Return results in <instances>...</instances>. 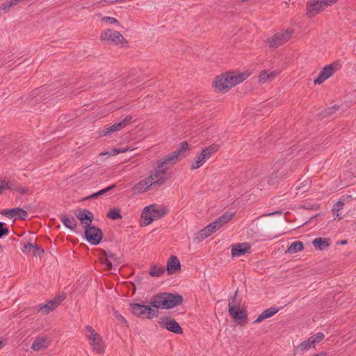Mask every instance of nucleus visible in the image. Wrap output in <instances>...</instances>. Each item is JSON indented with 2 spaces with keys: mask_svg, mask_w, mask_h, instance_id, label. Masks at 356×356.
<instances>
[{
  "mask_svg": "<svg viewBox=\"0 0 356 356\" xmlns=\"http://www.w3.org/2000/svg\"><path fill=\"white\" fill-rule=\"evenodd\" d=\"M166 213L167 210L165 207L162 205L152 204L146 206L141 213V225L147 226L154 220H156L164 216Z\"/></svg>",
  "mask_w": 356,
  "mask_h": 356,
  "instance_id": "f257e3e1",
  "label": "nucleus"
},
{
  "mask_svg": "<svg viewBox=\"0 0 356 356\" xmlns=\"http://www.w3.org/2000/svg\"><path fill=\"white\" fill-rule=\"evenodd\" d=\"M182 302V297L179 295L172 293H162L154 296L150 301L153 307L170 309Z\"/></svg>",
  "mask_w": 356,
  "mask_h": 356,
  "instance_id": "f03ea898",
  "label": "nucleus"
},
{
  "mask_svg": "<svg viewBox=\"0 0 356 356\" xmlns=\"http://www.w3.org/2000/svg\"><path fill=\"white\" fill-rule=\"evenodd\" d=\"M219 149L218 144H213L206 147L196 155L191 165V170H196L203 165L206 161L211 157Z\"/></svg>",
  "mask_w": 356,
  "mask_h": 356,
  "instance_id": "7ed1b4c3",
  "label": "nucleus"
},
{
  "mask_svg": "<svg viewBox=\"0 0 356 356\" xmlns=\"http://www.w3.org/2000/svg\"><path fill=\"white\" fill-rule=\"evenodd\" d=\"M228 307L229 313L235 322L241 324L245 321L247 318L246 312L244 308L241 306L236 296L229 300Z\"/></svg>",
  "mask_w": 356,
  "mask_h": 356,
  "instance_id": "20e7f679",
  "label": "nucleus"
},
{
  "mask_svg": "<svg viewBox=\"0 0 356 356\" xmlns=\"http://www.w3.org/2000/svg\"><path fill=\"white\" fill-rule=\"evenodd\" d=\"M86 337L92 350L97 353H104L105 346L102 337L90 325L86 326Z\"/></svg>",
  "mask_w": 356,
  "mask_h": 356,
  "instance_id": "39448f33",
  "label": "nucleus"
},
{
  "mask_svg": "<svg viewBox=\"0 0 356 356\" xmlns=\"http://www.w3.org/2000/svg\"><path fill=\"white\" fill-rule=\"evenodd\" d=\"M337 0H309L307 9V15L310 17L316 16L325 8L335 3Z\"/></svg>",
  "mask_w": 356,
  "mask_h": 356,
  "instance_id": "423d86ee",
  "label": "nucleus"
},
{
  "mask_svg": "<svg viewBox=\"0 0 356 356\" xmlns=\"http://www.w3.org/2000/svg\"><path fill=\"white\" fill-rule=\"evenodd\" d=\"M130 310L136 316L146 318H152L158 316V311L148 305L138 303L130 304Z\"/></svg>",
  "mask_w": 356,
  "mask_h": 356,
  "instance_id": "0eeeda50",
  "label": "nucleus"
},
{
  "mask_svg": "<svg viewBox=\"0 0 356 356\" xmlns=\"http://www.w3.org/2000/svg\"><path fill=\"white\" fill-rule=\"evenodd\" d=\"M132 118L133 117L131 115H127L122 119L120 122H116L111 126L105 127L103 129L99 131V136L100 137H104L111 135L115 131L121 130L131 123Z\"/></svg>",
  "mask_w": 356,
  "mask_h": 356,
  "instance_id": "6e6552de",
  "label": "nucleus"
},
{
  "mask_svg": "<svg viewBox=\"0 0 356 356\" xmlns=\"http://www.w3.org/2000/svg\"><path fill=\"white\" fill-rule=\"evenodd\" d=\"M341 67L339 62H334L332 64L327 65L323 67L320 72L318 77L314 80L315 84H321L325 80L328 79L332 76L336 72H337Z\"/></svg>",
  "mask_w": 356,
  "mask_h": 356,
  "instance_id": "1a4fd4ad",
  "label": "nucleus"
},
{
  "mask_svg": "<svg viewBox=\"0 0 356 356\" xmlns=\"http://www.w3.org/2000/svg\"><path fill=\"white\" fill-rule=\"evenodd\" d=\"M213 86L216 90L223 92L233 88L228 72L216 76L213 81Z\"/></svg>",
  "mask_w": 356,
  "mask_h": 356,
  "instance_id": "9d476101",
  "label": "nucleus"
},
{
  "mask_svg": "<svg viewBox=\"0 0 356 356\" xmlns=\"http://www.w3.org/2000/svg\"><path fill=\"white\" fill-rule=\"evenodd\" d=\"M100 40L102 41L111 42L115 44H121L126 42L125 39L120 32L111 29L102 32Z\"/></svg>",
  "mask_w": 356,
  "mask_h": 356,
  "instance_id": "9b49d317",
  "label": "nucleus"
},
{
  "mask_svg": "<svg viewBox=\"0 0 356 356\" xmlns=\"http://www.w3.org/2000/svg\"><path fill=\"white\" fill-rule=\"evenodd\" d=\"M293 31L287 29L284 32H280L268 40L270 47H277L278 46L287 42L293 35Z\"/></svg>",
  "mask_w": 356,
  "mask_h": 356,
  "instance_id": "f8f14e48",
  "label": "nucleus"
},
{
  "mask_svg": "<svg viewBox=\"0 0 356 356\" xmlns=\"http://www.w3.org/2000/svg\"><path fill=\"white\" fill-rule=\"evenodd\" d=\"M85 235L87 241L92 245L99 244L102 238V231L94 226L86 227Z\"/></svg>",
  "mask_w": 356,
  "mask_h": 356,
  "instance_id": "ddd939ff",
  "label": "nucleus"
},
{
  "mask_svg": "<svg viewBox=\"0 0 356 356\" xmlns=\"http://www.w3.org/2000/svg\"><path fill=\"white\" fill-rule=\"evenodd\" d=\"M99 259L106 270H111L113 266H117L120 263V258L113 253L104 252Z\"/></svg>",
  "mask_w": 356,
  "mask_h": 356,
  "instance_id": "4468645a",
  "label": "nucleus"
},
{
  "mask_svg": "<svg viewBox=\"0 0 356 356\" xmlns=\"http://www.w3.org/2000/svg\"><path fill=\"white\" fill-rule=\"evenodd\" d=\"M228 74L232 86L234 87L246 80L251 75V72L250 70L231 71L228 72Z\"/></svg>",
  "mask_w": 356,
  "mask_h": 356,
  "instance_id": "2eb2a0df",
  "label": "nucleus"
},
{
  "mask_svg": "<svg viewBox=\"0 0 356 356\" xmlns=\"http://www.w3.org/2000/svg\"><path fill=\"white\" fill-rule=\"evenodd\" d=\"M153 182L154 186L156 185H161L165 182L168 179V177L166 176V170L163 168V167H160V163H158L157 169L154 172V173L148 176Z\"/></svg>",
  "mask_w": 356,
  "mask_h": 356,
  "instance_id": "dca6fc26",
  "label": "nucleus"
},
{
  "mask_svg": "<svg viewBox=\"0 0 356 356\" xmlns=\"http://www.w3.org/2000/svg\"><path fill=\"white\" fill-rule=\"evenodd\" d=\"M159 324L161 327L167 329L168 330L179 334L181 333L182 330L179 325L177 321L170 317H165L160 320Z\"/></svg>",
  "mask_w": 356,
  "mask_h": 356,
  "instance_id": "f3484780",
  "label": "nucleus"
},
{
  "mask_svg": "<svg viewBox=\"0 0 356 356\" xmlns=\"http://www.w3.org/2000/svg\"><path fill=\"white\" fill-rule=\"evenodd\" d=\"M63 299V298L59 296L48 301L47 303L40 305L38 306V312L42 314H48L60 305Z\"/></svg>",
  "mask_w": 356,
  "mask_h": 356,
  "instance_id": "a211bd4d",
  "label": "nucleus"
},
{
  "mask_svg": "<svg viewBox=\"0 0 356 356\" xmlns=\"http://www.w3.org/2000/svg\"><path fill=\"white\" fill-rule=\"evenodd\" d=\"M154 186L152 180L149 177L141 180L137 183L131 189L134 194H140L148 191L151 186Z\"/></svg>",
  "mask_w": 356,
  "mask_h": 356,
  "instance_id": "6ab92c4d",
  "label": "nucleus"
},
{
  "mask_svg": "<svg viewBox=\"0 0 356 356\" xmlns=\"http://www.w3.org/2000/svg\"><path fill=\"white\" fill-rule=\"evenodd\" d=\"M250 249V244L247 243H236L232 245V256L239 257L248 252Z\"/></svg>",
  "mask_w": 356,
  "mask_h": 356,
  "instance_id": "aec40b11",
  "label": "nucleus"
},
{
  "mask_svg": "<svg viewBox=\"0 0 356 356\" xmlns=\"http://www.w3.org/2000/svg\"><path fill=\"white\" fill-rule=\"evenodd\" d=\"M279 74L278 71L262 70L259 76L258 81L259 83H264L272 81Z\"/></svg>",
  "mask_w": 356,
  "mask_h": 356,
  "instance_id": "412c9836",
  "label": "nucleus"
},
{
  "mask_svg": "<svg viewBox=\"0 0 356 356\" xmlns=\"http://www.w3.org/2000/svg\"><path fill=\"white\" fill-rule=\"evenodd\" d=\"M50 342L51 340L48 337L36 338L31 346V348L34 351L44 350L50 345Z\"/></svg>",
  "mask_w": 356,
  "mask_h": 356,
  "instance_id": "4be33fe9",
  "label": "nucleus"
},
{
  "mask_svg": "<svg viewBox=\"0 0 356 356\" xmlns=\"http://www.w3.org/2000/svg\"><path fill=\"white\" fill-rule=\"evenodd\" d=\"M76 216L86 228L89 227L93 218V214L88 210L80 211Z\"/></svg>",
  "mask_w": 356,
  "mask_h": 356,
  "instance_id": "5701e85b",
  "label": "nucleus"
},
{
  "mask_svg": "<svg viewBox=\"0 0 356 356\" xmlns=\"http://www.w3.org/2000/svg\"><path fill=\"white\" fill-rule=\"evenodd\" d=\"M3 215L9 217V218H19L21 219H25L28 213L26 211L19 209V208H15L10 210H5L2 213Z\"/></svg>",
  "mask_w": 356,
  "mask_h": 356,
  "instance_id": "b1692460",
  "label": "nucleus"
},
{
  "mask_svg": "<svg viewBox=\"0 0 356 356\" xmlns=\"http://www.w3.org/2000/svg\"><path fill=\"white\" fill-rule=\"evenodd\" d=\"M219 228L215 223V222H213L210 223L209 225H207L206 227L202 229L199 232V238L200 239H204L211 235L213 233L216 232L217 230H218Z\"/></svg>",
  "mask_w": 356,
  "mask_h": 356,
  "instance_id": "393cba45",
  "label": "nucleus"
},
{
  "mask_svg": "<svg viewBox=\"0 0 356 356\" xmlns=\"http://www.w3.org/2000/svg\"><path fill=\"white\" fill-rule=\"evenodd\" d=\"M180 268V263L179 259L175 257L171 256L168 260L167 264V271L169 274L174 273L177 270Z\"/></svg>",
  "mask_w": 356,
  "mask_h": 356,
  "instance_id": "a878e982",
  "label": "nucleus"
},
{
  "mask_svg": "<svg viewBox=\"0 0 356 356\" xmlns=\"http://www.w3.org/2000/svg\"><path fill=\"white\" fill-rule=\"evenodd\" d=\"M278 312V309L276 308H270L264 310L254 321V323H259L266 318H270L275 314Z\"/></svg>",
  "mask_w": 356,
  "mask_h": 356,
  "instance_id": "bb28decb",
  "label": "nucleus"
},
{
  "mask_svg": "<svg viewBox=\"0 0 356 356\" xmlns=\"http://www.w3.org/2000/svg\"><path fill=\"white\" fill-rule=\"evenodd\" d=\"M179 158L175 154V152H172L163 159L160 160L158 163H160V167H163L165 165L175 163Z\"/></svg>",
  "mask_w": 356,
  "mask_h": 356,
  "instance_id": "cd10ccee",
  "label": "nucleus"
},
{
  "mask_svg": "<svg viewBox=\"0 0 356 356\" xmlns=\"http://www.w3.org/2000/svg\"><path fill=\"white\" fill-rule=\"evenodd\" d=\"M234 216V214L230 212L225 213L222 216L219 217L216 220H215V223L220 229L222 225L228 222Z\"/></svg>",
  "mask_w": 356,
  "mask_h": 356,
  "instance_id": "c85d7f7f",
  "label": "nucleus"
},
{
  "mask_svg": "<svg viewBox=\"0 0 356 356\" xmlns=\"http://www.w3.org/2000/svg\"><path fill=\"white\" fill-rule=\"evenodd\" d=\"M312 244L315 248L321 250L330 246L329 240L323 238H315L312 241Z\"/></svg>",
  "mask_w": 356,
  "mask_h": 356,
  "instance_id": "c756f323",
  "label": "nucleus"
},
{
  "mask_svg": "<svg viewBox=\"0 0 356 356\" xmlns=\"http://www.w3.org/2000/svg\"><path fill=\"white\" fill-rule=\"evenodd\" d=\"M61 221L65 227L71 230H74L76 226V222L74 217L63 216L61 217Z\"/></svg>",
  "mask_w": 356,
  "mask_h": 356,
  "instance_id": "7c9ffc66",
  "label": "nucleus"
},
{
  "mask_svg": "<svg viewBox=\"0 0 356 356\" xmlns=\"http://www.w3.org/2000/svg\"><path fill=\"white\" fill-rule=\"evenodd\" d=\"M304 245L301 241H296L292 243L288 248L286 252L293 254L303 250Z\"/></svg>",
  "mask_w": 356,
  "mask_h": 356,
  "instance_id": "2f4dec72",
  "label": "nucleus"
},
{
  "mask_svg": "<svg viewBox=\"0 0 356 356\" xmlns=\"http://www.w3.org/2000/svg\"><path fill=\"white\" fill-rule=\"evenodd\" d=\"M188 148V143L181 142L177 147V150L175 152L179 158L186 156V152Z\"/></svg>",
  "mask_w": 356,
  "mask_h": 356,
  "instance_id": "473e14b6",
  "label": "nucleus"
},
{
  "mask_svg": "<svg viewBox=\"0 0 356 356\" xmlns=\"http://www.w3.org/2000/svg\"><path fill=\"white\" fill-rule=\"evenodd\" d=\"M4 189L13 190L14 189V186L9 179L0 178V194Z\"/></svg>",
  "mask_w": 356,
  "mask_h": 356,
  "instance_id": "72a5a7b5",
  "label": "nucleus"
},
{
  "mask_svg": "<svg viewBox=\"0 0 356 356\" xmlns=\"http://www.w3.org/2000/svg\"><path fill=\"white\" fill-rule=\"evenodd\" d=\"M164 273V268L161 266H152L149 270V275L152 277H160Z\"/></svg>",
  "mask_w": 356,
  "mask_h": 356,
  "instance_id": "f704fd0d",
  "label": "nucleus"
},
{
  "mask_svg": "<svg viewBox=\"0 0 356 356\" xmlns=\"http://www.w3.org/2000/svg\"><path fill=\"white\" fill-rule=\"evenodd\" d=\"M108 217L112 220H118L121 219L122 216L120 214V211L118 209H113L109 211L108 213Z\"/></svg>",
  "mask_w": 356,
  "mask_h": 356,
  "instance_id": "c9c22d12",
  "label": "nucleus"
},
{
  "mask_svg": "<svg viewBox=\"0 0 356 356\" xmlns=\"http://www.w3.org/2000/svg\"><path fill=\"white\" fill-rule=\"evenodd\" d=\"M325 336L323 333H317L310 338H309V342L311 343L315 344L319 343L324 339Z\"/></svg>",
  "mask_w": 356,
  "mask_h": 356,
  "instance_id": "e433bc0d",
  "label": "nucleus"
},
{
  "mask_svg": "<svg viewBox=\"0 0 356 356\" xmlns=\"http://www.w3.org/2000/svg\"><path fill=\"white\" fill-rule=\"evenodd\" d=\"M115 187V185L113 184V185H111L106 188H104L99 191H98L97 193H95L94 194H92L90 197L92 198H95V197H97L98 196L101 195H103L104 193H106L107 191H109L110 190L114 188Z\"/></svg>",
  "mask_w": 356,
  "mask_h": 356,
  "instance_id": "4c0bfd02",
  "label": "nucleus"
},
{
  "mask_svg": "<svg viewBox=\"0 0 356 356\" xmlns=\"http://www.w3.org/2000/svg\"><path fill=\"white\" fill-rule=\"evenodd\" d=\"M22 250L24 253L31 254L32 250H35V245L31 243H28L23 246Z\"/></svg>",
  "mask_w": 356,
  "mask_h": 356,
  "instance_id": "58836bf2",
  "label": "nucleus"
},
{
  "mask_svg": "<svg viewBox=\"0 0 356 356\" xmlns=\"http://www.w3.org/2000/svg\"><path fill=\"white\" fill-rule=\"evenodd\" d=\"M102 21L108 24H119L117 19L111 17H104L102 18Z\"/></svg>",
  "mask_w": 356,
  "mask_h": 356,
  "instance_id": "ea45409f",
  "label": "nucleus"
},
{
  "mask_svg": "<svg viewBox=\"0 0 356 356\" xmlns=\"http://www.w3.org/2000/svg\"><path fill=\"white\" fill-rule=\"evenodd\" d=\"M314 345L313 343H311L310 342H309V339L305 341H303L300 346H299V348L301 350H308L311 348V346Z\"/></svg>",
  "mask_w": 356,
  "mask_h": 356,
  "instance_id": "a19ab883",
  "label": "nucleus"
},
{
  "mask_svg": "<svg viewBox=\"0 0 356 356\" xmlns=\"http://www.w3.org/2000/svg\"><path fill=\"white\" fill-rule=\"evenodd\" d=\"M4 223L0 222V238L8 233V229L4 227Z\"/></svg>",
  "mask_w": 356,
  "mask_h": 356,
  "instance_id": "79ce46f5",
  "label": "nucleus"
},
{
  "mask_svg": "<svg viewBox=\"0 0 356 356\" xmlns=\"http://www.w3.org/2000/svg\"><path fill=\"white\" fill-rule=\"evenodd\" d=\"M43 252H44V250H43L42 248H40V247H38V246L35 245V250H32V253L31 254L35 255V256H40Z\"/></svg>",
  "mask_w": 356,
  "mask_h": 356,
  "instance_id": "37998d69",
  "label": "nucleus"
},
{
  "mask_svg": "<svg viewBox=\"0 0 356 356\" xmlns=\"http://www.w3.org/2000/svg\"><path fill=\"white\" fill-rule=\"evenodd\" d=\"M113 315L121 323L126 322V320L124 319V318L120 314H119L118 312L114 311Z\"/></svg>",
  "mask_w": 356,
  "mask_h": 356,
  "instance_id": "c03bdc74",
  "label": "nucleus"
},
{
  "mask_svg": "<svg viewBox=\"0 0 356 356\" xmlns=\"http://www.w3.org/2000/svg\"><path fill=\"white\" fill-rule=\"evenodd\" d=\"M343 206V202L341 201H339L336 205L334 206V208L333 209L337 210V211H339L341 209H342Z\"/></svg>",
  "mask_w": 356,
  "mask_h": 356,
  "instance_id": "a18cd8bd",
  "label": "nucleus"
},
{
  "mask_svg": "<svg viewBox=\"0 0 356 356\" xmlns=\"http://www.w3.org/2000/svg\"><path fill=\"white\" fill-rule=\"evenodd\" d=\"M18 191L21 194H25V193H28L29 189L27 188H26V187H19Z\"/></svg>",
  "mask_w": 356,
  "mask_h": 356,
  "instance_id": "49530a36",
  "label": "nucleus"
},
{
  "mask_svg": "<svg viewBox=\"0 0 356 356\" xmlns=\"http://www.w3.org/2000/svg\"><path fill=\"white\" fill-rule=\"evenodd\" d=\"M119 154V151L117 148H115V149H113L110 152H109V156H115L117 154Z\"/></svg>",
  "mask_w": 356,
  "mask_h": 356,
  "instance_id": "de8ad7c7",
  "label": "nucleus"
},
{
  "mask_svg": "<svg viewBox=\"0 0 356 356\" xmlns=\"http://www.w3.org/2000/svg\"><path fill=\"white\" fill-rule=\"evenodd\" d=\"M9 1L10 2V4L12 5V6H14L17 5L18 3H19L21 1V0H10Z\"/></svg>",
  "mask_w": 356,
  "mask_h": 356,
  "instance_id": "09e8293b",
  "label": "nucleus"
},
{
  "mask_svg": "<svg viewBox=\"0 0 356 356\" xmlns=\"http://www.w3.org/2000/svg\"><path fill=\"white\" fill-rule=\"evenodd\" d=\"M333 215L336 217H337L339 219H341V217L340 216V214L339 213V211H337V210H334L333 209Z\"/></svg>",
  "mask_w": 356,
  "mask_h": 356,
  "instance_id": "8fccbe9b",
  "label": "nucleus"
},
{
  "mask_svg": "<svg viewBox=\"0 0 356 356\" xmlns=\"http://www.w3.org/2000/svg\"><path fill=\"white\" fill-rule=\"evenodd\" d=\"M118 149L119 151V154L120 153H124V152H126L129 150V148H120V149Z\"/></svg>",
  "mask_w": 356,
  "mask_h": 356,
  "instance_id": "3c124183",
  "label": "nucleus"
},
{
  "mask_svg": "<svg viewBox=\"0 0 356 356\" xmlns=\"http://www.w3.org/2000/svg\"><path fill=\"white\" fill-rule=\"evenodd\" d=\"M104 1L108 3H114L118 1H121V0H104Z\"/></svg>",
  "mask_w": 356,
  "mask_h": 356,
  "instance_id": "603ef678",
  "label": "nucleus"
},
{
  "mask_svg": "<svg viewBox=\"0 0 356 356\" xmlns=\"http://www.w3.org/2000/svg\"><path fill=\"white\" fill-rule=\"evenodd\" d=\"M338 108H339V106H334L332 108H330V109L332 110V111H331V112H332H332H334V111H337V110H338Z\"/></svg>",
  "mask_w": 356,
  "mask_h": 356,
  "instance_id": "864d4df0",
  "label": "nucleus"
},
{
  "mask_svg": "<svg viewBox=\"0 0 356 356\" xmlns=\"http://www.w3.org/2000/svg\"><path fill=\"white\" fill-rule=\"evenodd\" d=\"M338 108H339V106H334L332 108H330V109L332 110V111H331V112H332H332H334V111H337V110H338Z\"/></svg>",
  "mask_w": 356,
  "mask_h": 356,
  "instance_id": "5fc2aeb1",
  "label": "nucleus"
},
{
  "mask_svg": "<svg viewBox=\"0 0 356 356\" xmlns=\"http://www.w3.org/2000/svg\"><path fill=\"white\" fill-rule=\"evenodd\" d=\"M109 152H102L99 154V156H104V155H108L109 156Z\"/></svg>",
  "mask_w": 356,
  "mask_h": 356,
  "instance_id": "6e6d98bb",
  "label": "nucleus"
},
{
  "mask_svg": "<svg viewBox=\"0 0 356 356\" xmlns=\"http://www.w3.org/2000/svg\"><path fill=\"white\" fill-rule=\"evenodd\" d=\"M346 243H347V241H345V240H344V241H341L340 242V244H341V245H346Z\"/></svg>",
  "mask_w": 356,
  "mask_h": 356,
  "instance_id": "4d7b16f0",
  "label": "nucleus"
},
{
  "mask_svg": "<svg viewBox=\"0 0 356 356\" xmlns=\"http://www.w3.org/2000/svg\"><path fill=\"white\" fill-rule=\"evenodd\" d=\"M280 212H275V213H268L266 216H271V215H273V214H280Z\"/></svg>",
  "mask_w": 356,
  "mask_h": 356,
  "instance_id": "13d9d810",
  "label": "nucleus"
},
{
  "mask_svg": "<svg viewBox=\"0 0 356 356\" xmlns=\"http://www.w3.org/2000/svg\"><path fill=\"white\" fill-rule=\"evenodd\" d=\"M115 109H117V108H110L108 111H113V110H115Z\"/></svg>",
  "mask_w": 356,
  "mask_h": 356,
  "instance_id": "bf43d9fd",
  "label": "nucleus"
},
{
  "mask_svg": "<svg viewBox=\"0 0 356 356\" xmlns=\"http://www.w3.org/2000/svg\"><path fill=\"white\" fill-rule=\"evenodd\" d=\"M3 346V342L2 341H0V348H1Z\"/></svg>",
  "mask_w": 356,
  "mask_h": 356,
  "instance_id": "052dcab7",
  "label": "nucleus"
}]
</instances>
